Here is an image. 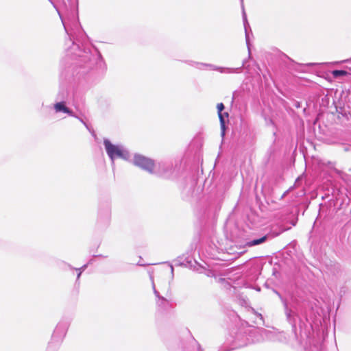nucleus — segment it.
Masks as SVG:
<instances>
[{
	"instance_id": "f257e3e1",
	"label": "nucleus",
	"mask_w": 351,
	"mask_h": 351,
	"mask_svg": "<svg viewBox=\"0 0 351 351\" xmlns=\"http://www.w3.org/2000/svg\"><path fill=\"white\" fill-rule=\"evenodd\" d=\"M49 1L53 4V7L57 10L58 13L62 20V23L64 25L65 32L69 36L70 40H73L71 50L74 51L75 55L80 57L82 58V61L86 64H88V68H91L92 65L95 62H101V56L99 53L97 52L96 55H92L89 49L84 47L82 49L80 48L79 43H76V42L83 43L86 39L84 33L83 32L82 28L80 27L77 21H74L73 27L71 29H69L66 27V25L65 24L64 19L62 17L60 12L56 8L54 3L51 0Z\"/></svg>"
},
{
	"instance_id": "f03ea898",
	"label": "nucleus",
	"mask_w": 351,
	"mask_h": 351,
	"mask_svg": "<svg viewBox=\"0 0 351 351\" xmlns=\"http://www.w3.org/2000/svg\"><path fill=\"white\" fill-rule=\"evenodd\" d=\"M104 145L106 152L111 160L112 165H114V160L116 158H121L125 160H128L130 158V152L124 146L121 145H114L108 139L104 140Z\"/></svg>"
},
{
	"instance_id": "7ed1b4c3",
	"label": "nucleus",
	"mask_w": 351,
	"mask_h": 351,
	"mask_svg": "<svg viewBox=\"0 0 351 351\" xmlns=\"http://www.w3.org/2000/svg\"><path fill=\"white\" fill-rule=\"evenodd\" d=\"M246 62H247V60H244L243 61L242 66L241 67H238V68L219 67V66H215L211 64H206V63L196 62H193V64L191 65L195 66L196 68H197L199 69H202V70L209 69L213 70V71H218L222 73H239L241 69L245 66Z\"/></svg>"
},
{
	"instance_id": "20e7f679",
	"label": "nucleus",
	"mask_w": 351,
	"mask_h": 351,
	"mask_svg": "<svg viewBox=\"0 0 351 351\" xmlns=\"http://www.w3.org/2000/svg\"><path fill=\"white\" fill-rule=\"evenodd\" d=\"M134 165L141 168L142 169L152 173L154 169V162L140 154H135L133 159Z\"/></svg>"
},
{
	"instance_id": "39448f33",
	"label": "nucleus",
	"mask_w": 351,
	"mask_h": 351,
	"mask_svg": "<svg viewBox=\"0 0 351 351\" xmlns=\"http://www.w3.org/2000/svg\"><path fill=\"white\" fill-rule=\"evenodd\" d=\"M172 170V165L166 162H158L154 163V169L152 174H156L160 176H168Z\"/></svg>"
},
{
	"instance_id": "423d86ee",
	"label": "nucleus",
	"mask_w": 351,
	"mask_h": 351,
	"mask_svg": "<svg viewBox=\"0 0 351 351\" xmlns=\"http://www.w3.org/2000/svg\"><path fill=\"white\" fill-rule=\"evenodd\" d=\"M155 295L161 300V305L162 302H166V298L168 297L171 293L169 287H153Z\"/></svg>"
},
{
	"instance_id": "0eeeda50",
	"label": "nucleus",
	"mask_w": 351,
	"mask_h": 351,
	"mask_svg": "<svg viewBox=\"0 0 351 351\" xmlns=\"http://www.w3.org/2000/svg\"><path fill=\"white\" fill-rule=\"evenodd\" d=\"M191 267H193V270L196 271L199 274H204L207 277H214L216 278L215 273L213 270L210 269L208 268L199 265L196 261L194 262L193 265H191Z\"/></svg>"
},
{
	"instance_id": "6e6552de",
	"label": "nucleus",
	"mask_w": 351,
	"mask_h": 351,
	"mask_svg": "<svg viewBox=\"0 0 351 351\" xmlns=\"http://www.w3.org/2000/svg\"><path fill=\"white\" fill-rule=\"evenodd\" d=\"M111 217V211L110 208L108 206H106L104 208H101L99 211L98 214V221L100 223H103L106 225H108L110 222Z\"/></svg>"
},
{
	"instance_id": "1a4fd4ad",
	"label": "nucleus",
	"mask_w": 351,
	"mask_h": 351,
	"mask_svg": "<svg viewBox=\"0 0 351 351\" xmlns=\"http://www.w3.org/2000/svg\"><path fill=\"white\" fill-rule=\"evenodd\" d=\"M53 109L56 113L62 112L67 114L71 117H75L74 112L70 110L68 107H66L65 102L60 101L57 102L53 105Z\"/></svg>"
},
{
	"instance_id": "9d476101",
	"label": "nucleus",
	"mask_w": 351,
	"mask_h": 351,
	"mask_svg": "<svg viewBox=\"0 0 351 351\" xmlns=\"http://www.w3.org/2000/svg\"><path fill=\"white\" fill-rule=\"evenodd\" d=\"M258 332L261 334L262 341H276L277 340V334L275 331L266 330L264 328L258 329Z\"/></svg>"
},
{
	"instance_id": "9b49d317",
	"label": "nucleus",
	"mask_w": 351,
	"mask_h": 351,
	"mask_svg": "<svg viewBox=\"0 0 351 351\" xmlns=\"http://www.w3.org/2000/svg\"><path fill=\"white\" fill-rule=\"evenodd\" d=\"M219 118L220 121L221 129V136L223 137L225 135V119L223 118V115L221 113L222 110L224 109V105L222 103H219L217 106Z\"/></svg>"
},
{
	"instance_id": "f8f14e48",
	"label": "nucleus",
	"mask_w": 351,
	"mask_h": 351,
	"mask_svg": "<svg viewBox=\"0 0 351 351\" xmlns=\"http://www.w3.org/2000/svg\"><path fill=\"white\" fill-rule=\"evenodd\" d=\"M243 25L245 32V40H246V44L248 48V53H249V58L250 57V42H249V34L247 32V28L250 27V25L247 20V16L245 12L244 9L243 8Z\"/></svg>"
},
{
	"instance_id": "ddd939ff",
	"label": "nucleus",
	"mask_w": 351,
	"mask_h": 351,
	"mask_svg": "<svg viewBox=\"0 0 351 351\" xmlns=\"http://www.w3.org/2000/svg\"><path fill=\"white\" fill-rule=\"evenodd\" d=\"M267 239V236H263L259 239H253L250 241H247L246 243V245L248 247L258 245H260V244L264 243L265 241H266Z\"/></svg>"
},
{
	"instance_id": "4468645a",
	"label": "nucleus",
	"mask_w": 351,
	"mask_h": 351,
	"mask_svg": "<svg viewBox=\"0 0 351 351\" xmlns=\"http://www.w3.org/2000/svg\"><path fill=\"white\" fill-rule=\"evenodd\" d=\"M348 74H351V69H350L349 72L345 70H334L332 71V75L335 78L346 76Z\"/></svg>"
},
{
	"instance_id": "2eb2a0df",
	"label": "nucleus",
	"mask_w": 351,
	"mask_h": 351,
	"mask_svg": "<svg viewBox=\"0 0 351 351\" xmlns=\"http://www.w3.org/2000/svg\"><path fill=\"white\" fill-rule=\"evenodd\" d=\"M238 300L241 305L242 306H247L248 303L247 298L242 294H239L238 295Z\"/></svg>"
},
{
	"instance_id": "dca6fc26",
	"label": "nucleus",
	"mask_w": 351,
	"mask_h": 351,
	"mask_svg": "<svg viewBox=\"0 0 351 351\" xmlns=\"http://www.w3.org/2000/svg\"><path fill=\"white\" fill-rule=\"evenodd\" d=\"M285 313H286V315L287 317V319L290 321L291 319V317H292V311L288 309L287 305L286 303H285Z\"/></svg>"
},
{
	"instance_id": "f3484780",
	"label": "nucleus",
	"mask_w": 351,
	"mask_h": 351,
	"mask_svg": "<svg viewBox=\"0 0 351 351\" xmlns=\"http://www.w3.org/2000/svg\"><path fill=\"white\" fill-rule=\"evenodd\" d=\"M86 267H87V265H84L82 267H80L79 269H76V270L79 271V272L77 274V278H80L82 271H84L86 268Z\"/></svg>"
},
{
	"instance_id": "a211bd4d",
	"label": "nucleus",
	"mask_w": 351,
	"mask_h": 351,
	"mask_svg": "<svg viewBox=\"0 0 351 351\" xmlns=\"http://www.w3.org/2000/svg\"><path fill=\"white\" fill-rule=\"evenodd\" d=\"M252 312H253L256 315H257L258 317H260V319H261V320H262V321L263 320V316H262V315H261V314L258 313L257 312H256V311H254V308H252Z\"/></svg>"
},
{
	"instance_id": "6ab92c4d",
	"label": "nucleus",
	"mask_w": 351,
	"mask_h": 351,
	"mask_svg": "<svg viewBox=\"0 0 351 351\" xmlns=\"http://www.w3.org/2000/svg\"><path fill=\"white\" fill-rule=\"evenodd\" d=\"M75 117L77 118L86 128H88L86 123L81 118L77 117L76 115Z\"/></svg>"
},
{
	"instance_id": "aec40b11",
	"label": "nucleus",
	"mask_w": 351,
	"mask_h": 351,
	"mask_svg": "<svg viewBox=\"0 0 351 351\" xmlns=\"http://www.w3.org/2000/svg\"><path fill=\"white\" fill-rule=\"evenodd\" d=\"M344 150L345 151H348V150H350V147H345Z\"/></svg>"
},
{
	"instance_id": "412c9836",
	"label": "nucleus",
	"mask_w": 351,
	"mask_h": 351,
	"mask_svg": "<svg viewBox=\"0 0 351 351\" xmlns=\"http://www.w3.org/2000/svg\"><path fill=\"white\" fill-rule=\"evenodd\" d=\"M315 64H317L316 63H309L307 65L308 66H312V65H315Z\"/></svg>"
},
{
	"instance_id": "4be33fe9",
	"label": "nucleus",
	"mask_w": 351,
	"mask_h": 351,
	"mask_svg": "<svg viewBox=\"0 0 351 351\" xmlns=\"http://www.w3.org/2000/svg\"><path fill=\"white\" fill-rule=\"evenodd\" d=\"M256 291H261V289H260V287H256Z\"/></svg>"
},
{
	"instance_id": "5701e85b",
	"label": "nucleus",
	"mask_w": 351,
	"mask_h": 351,
	"mask_svg": "<svg viewBox=\"0 0 351 351\" xmlns=\"http://www.w3.org/2000/svg\"><path fill=\"white\" fill-rule=\"evenodd\" d=\"M171 272H173V268L172 266H171Z\"/></svg>"
}]
</instances>
